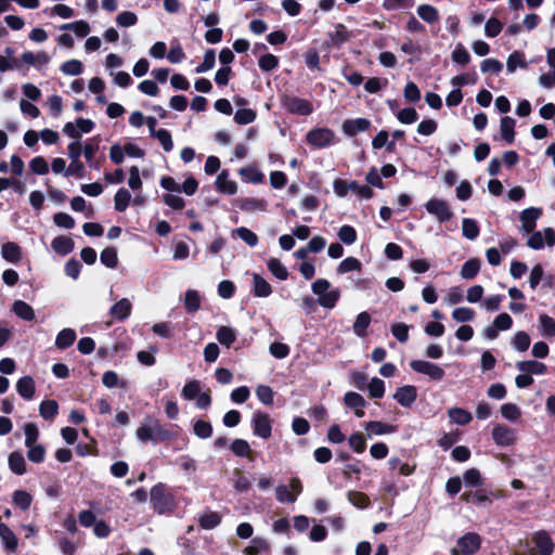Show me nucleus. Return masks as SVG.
Listing matches in <instances>:
<instances>
[{"label": "nucleus", "instance_id": "nucleus-10", "mask_svg": "<svg viewBox=\"0 0 555 555\" xmlns=\"http://www.w3.org/2000/svg\"><path fill=\"white\" fill-rule=\"evenodd\" d=\"M546 63L550 72L542 73L538 78V82L544 89H552L555 88V48L547 49Z\"/></svg>", "mask_w": 555, "mask_h": 555}, {"label": "nucleus", "instance_id": "nucleus-50", "mask_svg": "<svg viewBox=\"0 0 555 555\" xmlns=\"http://www.w3.org/2000/svg\"><path fill=\"white\" fill-rule=\"evenodd\" d=\"M237 237L245 242L249 247H255L258 244V236L245 227L237 228L233 231Z\"/></svg>", "mask_w": 555, "mask_h": 555}, {"label": "nucleus", "instance_id": "nucleus-58", "mask_svg": "<svg viewBox=\"0 0 555 555\" xmlns=\"http://www.w3.org/2000/svg\"><path fill=\"white\" fill-rule=\"evenodd\" d=\"M215 63H216V55H215V51L209 49L205 52L204 54V60L203 62L195 68V72L197 74H202V73H206L208 70H210L211 68H214L215 66Z\"/></svg>", "mask_w": 555, "mask_h": 555}, {"label": "nucleus", "instance_id": "nucleus-41", "mask_svg": "<svg viewBox=\"0 0 555 555\" xmlns=\"http://www.w3.org/2000/svg\"><path fill=\"white\" fill-rule=\"evenodd\" d=\"M526 66L525 55L520 51H514L507 57L506 69L508 73H514L517 67L525 68Z\"/></svg>", "mask_w": 555, "mask_h": 555}, {"label": "nucleus", "instance_id": "nucleus-51", "mask_svg": "<svg viewBox=\"0 0 555 555\" xmlns=\"http://www.w3.org/2000/svg\"><path fill=\"white\" fill-rule=\"evenodd\" d=\"M23 429L25 435V447L37 444L39 439V429L37 425L34 423H26Z\"/></svg>", "mask_w": 555, "mask_h": 555}, {"label": "nucleus", "instance_id": "nucleus-42", "mask_svg": "<svg viewBox=\"0 0 555 555\" xmlns=\"http://www.w3.org/2000/svg\"><path fill=\"white\" fill-rule=\"evenodd\" d=\"M269 543L264 539L257 537L245 547L244 553L245 555H258L261 552L269 551Z\"/></svg>", "mask_w": 555, "mask_h": 555}, {"label": "nucleus", "instance_id": "nucleus-16", "mask_svg": "<svg viewBox=\"0 0 555 555\" xmlns=\"http://www.w3.org/2000/svg\"><path fill=\"white\" fill-rule=\"evenodd\" d=\"M371 126V121L366 118L347 119L343 122L341 129L349 137L356 135L358 132L366 131Z\"/></svg>", "mask_w": 555, "mask_h": 555}, {"label": "nucleus", "instance_id": "nucleus-45", "mask_svg": "<svg viewBox=\"0 0 555 555\" xmlns=\"http://www.w3.org/2000/svg\"><path fill=\"white\" fill-rule=\"evenodd\" d=\"M202 392V384L196 379L189 380L182 388L181 395L186 400H194Z\"/></svg>", "mask_w": 555, "mask_h": 555}, {"label": "nucleus", "instance_id": "nucleus-47", "mask_svg": "<svg viewBox=\"0 0 555 555\" xmlns=\"http://www.w3.org/2000/svg\"><path fill=\"white\" fill-rule=\"evenodd\" d=\"M541 335L545 337L555 336V320L547 314L539 317Z\"/></svg>", "mask_w": 555, "mask_h": 555}, {"label": "nucleus", "instance_id": "nucleus-5", "mask_svg": "<svg viewBox=\"0 0 555 555\" xmlns=\"http://www.w3.org/2000/svg\"><path fill=\"white\" fill-rule=\"evenodd\" d=\"M410 366L413 371L427 375L436 382L441 380L446 375L444 370L441 366L424 360H413L410 362Z\"/></svg>", "mask_w": 555, "mask_h": 555}, {"label": "nucleus", "instance_id": "nucleus-34", "mask_svg": "<svg viewBox=\"0 0 555 555\" xmlns=\"http://www.w3.org/2000/svg\"><path fill=\"white\" fill-rule=\"evenodd\" d=\"M480 270V260L477 258L468 259L461 268V276L465 280L474 279Z\"/></svg>", "mask_w": 555, "mask_h": 555}, {"label": "nucleus", "instance_id": "nucleus-2", "mask_svg": "<svg viewBox=\"0 0 555 555\" xmlns=\"http://www.w3.org/2000/svg\"><path fill=\"white\" fill-rule=\"evenodd\" d=\"M311 288L313 294L318 296V304L326 309L334 308L340 296L339 289H331V283L325 279L314 281Z\"/></svg>", "mask_w": 555, "mask_h": 555}, {"label": "nucleus", "instance_id": "nucleus-29", "mask_svg": "<svg viewBox=\"0 0 555 555\" xmlns=\"http://www.w3.org/2000/svg\"><path fill=\"white\" fill-rule=\"evenodd\" d=\"M51 247L56 254L65 256L74 249V241L67 236H57L52 241Z\"/></svg>", "mask_w": 555, "mask_h": 555}, {"label": "nucleus", "instance_id": "nucleus-25", "mask_svg": "<svg viewBox=\"0 0 555 555\" xmlns=\"http://www.w3.org/2000/svg\"><path fill=\"white\" fill-rule=\"evenodd\" d=\"M0 538L5 550L14 552L17 548V538L14 532L0 521Z\"/></svg>", "mask_w": 555, "mask_h": 555}, {"label": "nucleus", "instance_id": "nucleus-24", "mask_svg": "<svg viewBox=\"0 0 555 555\" xmlns=\"http://www.w3.org/2000/svg\"><path fill=\"white\" fill-rule=\"evenodd\" d=\"M12 311L24 321H33L35 319V310L24 300H15L12 304Z\"/></svg>", "mask_w": 555, "mask_h": 555}, {"label": "nucleus", "instance_id": "nucleus-11", "mask_svg": "<svg viewBox=\"0 0 555 555\" xmlns=\"http://www.w3.org/2000/svg\"><path fill=\"white\" fill-rule=\"evenodd\" d=\"M21 61L38 70H42L51 61V56L44 51H25L21 54Z\"/></svg>", "mask_w": 555, "mask_h": 555}, {"label": "nucleus", "instance_id": "nucleus-20", "mask_svg": "<svg viewBox=\"0 0 555 555\" xmlns=\"http://www.w3.org/2000/svg\"><path fill=\"white\" fill-rule=\"evenodd\" d=\"M216 189L218 192L227 195H233L237 192V183L229 179L227 170L221 171L216 179Z\"/></svg>", "mask_w": 555, "mask_h": 555}, {"label": "nucleus", "instance_id": "nucleus-61", "mask_svg": "<svg viewBox=\"0 0 555 555\" xmlns=\"http://www.w3.org/2000/svg\"><path fill=\"white\" fill-rule=\"evenodd\" d=\"M451 59L453 62L460 64V65H466L470 61V55L468 51L464 48L463 44L459 43L456 44L455 49L453 50L451 54Z\"/></svg>", "mask_w": 555, "mask_h": 555}, {"label": "nucleus", "instance_id": "nucleus-8", "mask_svg": "<svg viewBox=\"0 0 555 555\" xmlns=\"http://www.w3.org/2000/svg\"><path fill=\"white\" fill-rule=\"evenodd\" d=\"M542 209L538 207H529L520 212V228L519 231L524 234L533 232L538 219L542 216Z\"/></svg>", "mask_w": 555, "mask_h": 555}, {"label": "nucleus", "instance_id": "nucleus-9", "mask_svg": "<svg viewBox=\"0 0 555 555\" xmlns=\"http://www.w3.org/2000/svg\"><path fill=\"white\" fill-rule=\"evenodd\" d=\"M456 544L462 555H473L481 546V537L476 532H467L457 539Z\"/></svg>", "mask_w": 555, "mask_h": 555}, {"label": "nucleus", "instance_id": "nucleus-57", "mask_svg": "<svg viewBox=\"0 0 555 555\" xmlns=\"http://www.w3.org/2000/svg\"><path fill=\"white\" fill-rule=\"evenodd\" d=\"M256 112L250 108L237 109L234 115V121L238 125H248L256 119Z\"/></svg>", "mask_w": 555, "mask_h": 555}, {"label": "nucleus", "instance_id": "nucleus-38", "mask_svg": "<svg viewBox=\"0 0 555 555\" xmlns=\"http://www.w3.org/2000/svg\"><path fill=\"white\" fill-rule=\"evenodd\" d=\"M269 271L279 280L284 281L288 278L286 267L276 258H270L267 261Z\"/></svg>", "mask_w": 555, "mask_h": 555}, {"label": "nucleus", "instance_id": "nucleus-60", "mask_svg": "<svg viewBox=\"0 0 555 555\" xmlns=\"http://www.w3.org/2000/svg\"><path fill=\"white\" fill-rule=\"evenodd\" d=\"M350 448L357 453H363L366 448V440L363 434L353 433L348 439Z\"/></svg>", "mask_w": 555, "mask_h": 555}, {"label": "nucleus", "instance_id": "nucleus-15", "mask_svg": "<svg viewBox=\"0 0 555 555\" xmlns=\"http://www.w3.org/2000/svg\"><path fill=\"white\" fill-rule=\"evenodd\" d=\"M363 427L371 438L373 436H383L389 435L397 431L398 427L396 425L383 423L379 421H371L363 424Z\"/></svg>", "mask_w": 555, "mask_h": 555}, {"label": "nucleus", "instance_id": "nucleus-19", "mask_svg": "<svg viewBox=\"0 0 555 555\" xmlns=\"http://www.w3.org/2000/svg\"><path fill=\"white\" fill-rule=\"evenodd\" d=\"M235 203L240 209L247 212L267 210V202L262 198L242 197L237 198Z\"/></svg>", "mask_w": 555, "mask_h": 555}, {"label": "nucleus", "instance_id": "nucleus-7", "mask_svg": "<svg viewBox=\"0 0 555 555\" xmlns=\"http://www.w3.org/2000/svg\"><path fill=\"white\" fill-rule=\"evenodd\" d=\"M425 208L427 212L436 217L439 222L449 221L453 216L451 208L443 199L430 198L426 202Z\"/></svg>", "mask_w": 555, "mask_h": 555}, {"label": "nucleus", "instance_id": "nucleus-23", "mask_svg": "<svg viewBox=\"0 0 555 555\" xmlns=\"http://www.w3.org/2000/svg\"><path fill=\"white\" fill-rule=\"evenodd\" d=\"M16 390L18 395L26 399L31 400L35 396V380L31 376H23L16 383Z\"/></svg>", "mask_w": 555, "mask_h": 555}, {"label": "nucleus", "instance_id": "nucleus-36", "mask_svg": "<svg viewBox=\"0 0 555 555\" xmlns=\"http://www.w3.org/2000/svg\"><path fill=\"white\" fill-rule=\"evenodd\" d=\"M131 201V194L126 188H120L114 196V207L117 211H125Z\"/></svg>", "mask_w": 555, "mask_h": 555}, {"label": "nucleus", "instance_id": "nucleus-46", "mask_svg": "<svg viewBox=\"0 0 555 555\" xmlns=\"http://www.w3.org/2000/svg\"><path fill=\"white\" fill-rule=\"evenodd\" d=\"M418 16L426 23H435L439 20V14L436 8L429 4H422L417 8Z\"/></svg>", "mask_w": 555, "mask_h": 555}, {"label": "nucleus", "instance_id": "nucleus-40", "mask_svg": "<svg viewBox=\"0 0 555 555\" xmlns=\"http://www.w3.org/2000/svg\"><path fill=\"white\" fill-rule=\"evenodd\" d=\"M462 234L467 240L474 241L479 235V227L474 219L464 218L462 221Z\"/></svg>", "mask_w": 555, "mask_h": 555}, {"label": "nucleus", "instance_id": "nucleus-3", "mask_svg": "<svg viewBox=\"0 0 555 555\" xmlns=\"http://www.w3.org/2000/svg\"><path fill=\"white\" fill-rule=\"evenodd\" d=\"M151 503L159 514L171 512L176 507L175 496L167 491L164 483H157L151 489Z\"/></svg>", "mask_w": 555, "mask_h": 555}, {"label": "nucleus", "instance_id": "nucleus-52", "mask_svg": "<svg viewBox=\"0 0 555 555\" xmlns=\"http://www.w3.org/2000/svg\"><path fill=\"white\" fill-rule=\"evenodd\" d=\"M101 262L107 268H115L118 263L117 251L114 247H106L100 255Z\"/></svg>", "mask_w": 555, "mask_h": 555}, {"label": "nucleus", "instance_id": "nucleus-17", "mask_svg": "<svg viewBox=\"0 0 555 555\" xmlns=\"http://www.w3.org/2000/svg\"><path fill=\"white\" fill-rule=\"evenodd\" d=\"M344 403L354 410L357 417L364 416V406L366 405L365 399L358 392L349 391L344 396Z\"/></svg>", "mask_w": 555, "mask_h": 555}, {"label": "nucleus", "instance_id": "nucleus-48", "mask_svg": "<svg viewBox=\"0 0 555 555\" xmlns=\"http://www.w3.org/2000/svg\"><path fill=\"white\" fill-rule=\"evenodd\" d=\"M217 340L227 347H230L236 339L234 330L228 326H220L217 331Z\"/></svg>", "mask_w": 555, "mask_h": 555}, {"label": "nucleus", "instance_id": "nucleus-22", "mask_svg": "<svg viewBox=\"0 0 555 555\" xmlns=\"http://www.w3.org/2000/svg\"><path fill=\"white\" fill-rule=\"evenodd\" d=\"M132 305L130 300L128 298H122L111 307L109 314L118 321H124L130 315Z\"/></svg>", "mask_w": 555, "mask_h": 555}, {"label": "nucleus", "instance_id": "nucleus-6", "mask_svg": "<svg viewBox=\"0 0 555 555\" xmlns=\"http://www.w3.org/2000/svg\"><path fill=\"white\" fill-rule=\"evenodd\" d=\"M545 244L548 246L555 245V231L552 228L531 232L527 241V246L531 249H541Z\"/></svg>", "mask_w": 555, "mask_h": 555}, {"label": "nucleus", "instance_id": "nucleus-4", "mask_svg": "<svg viewBox=\"0 0 555 555\" xmlns=\"http://www.w3.org/2000/svg\"><path fill=\"white\" fill-rule=\"evenodd\" d=\"M307 142L318 149H325L335 143V133L328 128H315L306 135Z\"/></svg>", "mask_w": 555, "mask_h": 555}, {"label": "nucleus", "instance_id": "nucleus-1", "mask_svg": "<svg viewBox=\"0 0 555 555\" xmlns=\"http://www.w3.org/2000/svg\"><path fill=\"white\" fill-rule=\"evenodd\" d=\"M172 434L153 416H146L138 429L135 437L141 442H160L170 439Z\"/></svg>", "mask_w": 555, "mask_h": 555}, {"label": "nucleus", "instance_id": "nucleus-44", "mask_svg": "<svg viewBox=\"0 0 555 555\" xmlns=\"http://www.w3.org/2000/svg\"><path fill=\"white\" fill-rule=\"evenodd\" d=\"M530 343V336L524 331L515 333V335L512 338L513 348L519 352L526 351L529 348Z\"/></svg>", "mask_w": 555, "mask_h": 555}, {"label": "nucleus", "instance_id": "nucleus-27", "mask_svg": "<svg viewBox=\"0 0 555 555\" xmlns=\"http://www.w3.org/2000/svg\"><path fill=\"white\" fill-rule=\"evenodd\" d=\"M1 256L9 262L17 263L22 259V251L16 243L9 242L2 245Z\"/></svg>", "mask_w": 555, "mask_h": 555}, {"label": "nucleus", "instance_id": "nucleus-28", "mask_svg": "<svg viewBox=\"0 0 555 555\" xmlns=\"http://www.w3.org/2000/svg\"><path fill=\"white\" fill-rule=\"evenodd\" d=\"M8 464L10 469L16 475H24L26 473V461L18 451H14L9 455Z\"/></svg>", "mask_w": 555, "mask_h": 555}, {"label": "nucleus", "instance_id": "nucleus-18", "mask_svg": "<svg viewBox=\"0 0 555 555\" xmlns=\"http://www.w3.org/2000/svg\"><path fill=\"white\" fill-rule=\"evenodd\" d=\"M416 388L411 385L399 387L393 395V398L397 400V402L406 408L413 404V402L416 400Z\"/></svg>", "mask_w": 555, "mask_h": 555}, {"label": "nucleus", "instance_id": "nucleus-37", "mask_svg": "<svg viewBox=\"0 0 555 555\" xmlns=\"http://www.w3.org/2000/svg\"><path fill=\"white\" fill-rule=\"evenodd\" d=\"M63 30H73L76 36L83 38L89 35L90 26L86 21H76L73 23L63 24L61 27Z\"/></svg>", "mask_w": 555, "mask_h": 555}, {"label": "nucleus", "instance_id": "nucleus-26", "mask_svg": "<svg viewBox=\"0 0 555 555\" xmlns=\"http://www.w3.org/2000/svg\"><path fill=\"white\" fill-rule=\"evenodd\" d=\"M253 294L256 297H268L272 294L271 285L258 273H253Z\"/></svg>", "mask_w": 555, "mask_h": 555}, {"label": "nucleus", "instance_id": "nucleus-54", "mask_svg": "<svg viewBox=\"0 0 555 555\" xmlns=\"http://www.w3.org/2000/svg\"><path fill=\"white\" fill-rule=\"evenodd\" d=\"M361 267L362 264L359 259L354 257H347L339 263L337 271L340 274H345L351 271H359L361 270Z\"/></svg>", "mask_w": 555, "mask_h": 555}, {"label": "nucleus", "instance_id": "nucleus-31", "mask_svg": "<svg viewBox=\"0 0 555 555\" xmlns=\"http://www.w3.org/2000/svg\"><path fill=\"white\" fill-rule=\"evenodd\" d=\"M515 120L512 117L505 116L500 122V132L502 138L508 143H513L515 140Z\"/></svg>", "mask_w": 555, "mask_h": 555}, {"label": "nucleus", "instance_id": "nucleus-59", "mask_svg": "<svg viewBox=\"0 0 555 555\" xmlns=\"http://www.w3.org/2000/svg\"><path fill=\"white\" fill-rule=\"evenodd\" d=\"M31 501V495L26 491L16 490L13 493V503L24 511L29 508Z\"/></svg>", "mask_w": 555, "mask_h": 555}, {"label": "nucleus", "instance_id": "nucleus-32", "mask_svg": "<svg viewBox=\"0 0 555 555\" xmlns=\"http://www.w3.org/2000/svg\"><path fill=\"white\" fill-rule=\"evenodd\" d=\"M517 369L527 374L542 375L546 372V366L542 362L538 361H520L517 363Z\"/></svg>", "mask_w": 555, "mask_h": 555}, {"label": "nucleus", "instance_id": "nucleus-53", "mask_svg": "<svg viewBox=\"0 0 555 555\" xmlns=\"http://www.w3.org/2000/svg\"><path fill=\"white\" fill-rule=\"evenodd\" d=\"M27 448V457L33 463H42L46 457V449L42 444H31Z\"/></svg>", "mask_w": 555, "mask_h": 555}, {"label": "nucleus", "instance_id": "nucleus-55", "mask_svg": "<svg viewBox=\"0 0 555 555\" xmlns=\"http://www.w3.org/2000/svg\"><path fill=\"white\" fill-rule=\"evenodd\" d=\"M194 434L201 439H207L212 434V426L209 422L197 420L193 426Z\"/></svg>", "mask_w": 555, "mask_h": 555}, {"label": "nucleus", "instance_id": "nucleus-39", "mask_svg": "<svg viewBox=\"0 0 555 555\" xmlns=\"http://www.w3.org/2000/svg\"><path fill=\"white\" fill-rule=\"evenodd\" d=\"M448 415L453 423L459 425H466L473 418L472 414L462 408L449 409Z\"/></svg>", "mask_w": 555, "mask_h": 555}, {"label": "nucleus", "instance_id": "nucleus-30", "mask_svg": "<svg viewBox=\"0 0 555 555\" xmlns=\"http://www.w3.org/2000/svg\"><path fill=\"white\" fill-rule=\"evenodd\" d=\"M221 522V516L217 512H206L198 517V525L202 529L210 530Z\"/></svg>", "mask_w": 555, "mask_h": 555}, {"label": "nucleus", "instance_id": "nucleus-21", "mask_svg": "<svg viewBox=\"0 0 555 555\" xmlns=\"http://www.w3.org/2000/svg\"><path fill=\"white\" fill-rule=\"evenodd\" d=\"M533 542L540 555H552L554 551V543L545 531H538L533 535Z\"/></svg>", "mask_w": 555, "mask_h": 555}, {"label": "nucleus", "instance_id": "nucleus-43", "mask_svg": "<svg viewBox=\"0 0 555 555\" xmlns=\"http://www.w3.org/2000/svg\"><path fill=\"white\" fill-rule=\"evenodd\" d=\"M371 323V317L367 312H361L358 314L354 323H353V332L359 337H364L366 333V328Z\"/></svg>", "mask_w": 555, "mask_h": 555}, {"label": "nucleus", "instance_id": "nucleus-63", "mask_svg": "<svg viewBox=\"0 0 555 555\" xmlns=\"http://www.w3.org/2000/svg\"><path fill=\"white\" fill-rule=\"evenodd\" d=\"M82 69H83L82 63L78 60H69V61L64 62L61 65V70L64 74L70 75V76L80 75L82 73Z\"/></svg>", "mask_w": 555, "mask_h": 555}, {"label": "nucleus", "instance_id": "nucleus-49", "mask_svg": "<svg viewBox=\"0 0 555 555\" xmlns=\"http://www.w3.org/2000/svg\"><path fill=\"white\" fill-rule=\"evenodd\" d=\"M184 306L189 312H195L201 307V296L197 291L189 289L185 293Z\"/></svg>", "mask_w": 555, "mask_h": 555}, {"label": "nucleus", "instance_id": "nucleus-13", "mask_svg": "<svg viewBox=\"0 0 555 555\" xmlns=\"http://www.w3.org/2000/svg\"><path fill=\"white\" fill-rule=\"evenodd\" d=\"M492 438L498 446L508 447L515 443L516 434L515 430L509 427L496 425L492 429Z\"/></svg>", "mask_w": 555, "mask_h": 555}, {"label": "nucleus", "instance_id": "nucleus-33", "mask_svg": "<svg viewBox=\"0 0 555 555\" xmlns=\"http://www.w3.org/2000/svg\"><path fill=\"white\" fill-rule=\"evenodd\" d=\"M76 332L72 328L62 330L55 338V346L60 349H65L72 346L76 339Z\"/></svg>", "mask_w": 555, "mask_h": 555}, {"label": "nucleus", "instance_id": "nucleus-64", "mask_svg": "<svg viewBox=\"0 0 555 555\" xmlns=\"http://www.w3.org/2000/svg\"><path fill=\"white\" fill-rule=\"evenodd\" d=\"M397 118L401 124L411 125L418 119V114L413 107H406L397 113Z\"/></svg>", "mask_w": 555, "mask_h": 555}, {"label": "nucleus", "instance_id": "nucleus-56", "mask_svg": "<svg viewBox=\"0 0 555 555\" xmlns=\"http://www.w3.org/2000/svg\"><path fill=\"white\" fill-rule=\"evenodd\" d=\"M452 318L459 323L469 322L474 320L475 311L468 307H459L453 310Z\"/></svg>", "mask_w": 555, "mask_h": 555}, {"label": "nucleus", "instance_id": "nucleus-14", "mask_svg": "<svg viewBox=\"0 0 555 555\" xmlns=\"http://www.w3.org/2000/svg\"><path fill=\"white\" fill-rule=\"evenodd\" d=\"M285 107L293 114L307 116L313 112L312 104L300 98H288L285 100Z\"/></svg>", "mask_w": 555, "mask_h": 555}, {"label": "nucleus", "instance_id": "nucleus-12", "mask_svg": "<svg viewBox=\"0 0 555 555\" xmlns=\"http://www.w3.org/2000/svg\"><path fill=\"white\" fill-rule=\"evenodd\" d=\"M254 434L267 439L271 436V420L268 414L257 412L253 415Z\"/></svg>", "mask_w": 555, "mask_h": 555}, {"label": "nucleus", "instance_id": "nucleus-62", "mask_svg": "<svg viewBox=\"0 0 555 555\" xmlns=\"http://www.w3.org/2000/svg\"><path fill=\"white\" fill-rule=\"evenodd\" d=\"M256 396L259 399V401L266 405H271L273 403V390L271 389V387L267 385L257 386Z\"/></svg>", "mask_w": 555, "mask_h": 555}, {"label": "nucleus", "instance_id": "nucleus-35", "mask_svg": "<svg viewBox=\"0 0 555 555\" xmlns=\"http://www.w3.org/2000/svg\"><path fill=\"white\" fill-rule=\"evenodd\" d=\"M59 413V404L55 400H43L39 405V414L44 420H53Z\"/></svg>", "mask_w": 555, "mask_h": 555}]
</instances>
